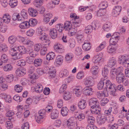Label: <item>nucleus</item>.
<instances>
[{
  "label": "nucleus",
  "instance_id": "nucleus-1",
  "mask_svg": "<svg viewBox=\"0 0 129 129\" xmlns=\"http://www.w3.org/2000/svg\"><path fill=\"white\" fill-rule=\"evenodd\" d=\"M104 78V83H105V90L108 89L111 92V94L113 96L116 95V87L114 84H112L109 80Z\"/></svg>",
  "mask_w": 129,
  "mask_h": 129
},
{
  "label": "nucleus",
  "instance_id": "nucleus-2",
  "mask_svg": "<svg viewBox=\"0 0 129 129\" xmlns=\"http://www.w3.org/2000/svg\"><path fill=\"white\" fill-rule=\"evenodd\" d=\"M36 33L40 41H45V42H47L48 44H49V41L48 39V35L41 28L39 27L37 29Z\"/></svg>",
  "mask_w": 129,
  "mask_h": 129
},
{
  "label": "nucleus",
  "instance_id": "nucleus-3",
  "mask_svg": "<svg viewBox=\"0 0 129 129\" xmlns=\"http://www.w3.org/2000/svg\"><path fill=\"white\" fill-rule=\"evenodd\" d=\"M118 61L120 64L125 67H129V61L126 56L119 55L118 59Z\"/></svg>",
  "mask_w": 129,
  "mask_h": 129
},
{
  "label": "nucleus",
  "instance_id": "nucleus-4",
  "mask_svg": "<svg viewBox=\"0 0 129 129\" xmlns=\"http://www.w3.org/2000/svg\"><path fill=\"white\" fill-rule=\"evenodd\" d=\"M75 118L73 117H70L67 121V125L70 129H75L76 125L75 122Z\"/></svg>",
  "mask_w": 129,
  "mask_h": 129
},
{
  "label": "nucleus",
  "instance_id": "nucleus-5",
  "mask_svg": "<svg viewBox=\"0 0 129 129\" xmlns=\"http://www.w3.org/2000/svg\"><path fill=\"white\" fill-rule=\"evenodd\" d=\"M54 48L55 50L59 53H62L64 51L63 46L58 43H56L54 44Z\"/></svg>",
  "mask_w": 129,
  "mask_h": 129
},
{
  "label": "nucleus",
  "instance_id": "nucleus-6",
  "mask_svg": "<svg viewBox=\"0 0 129 129\" xmlns=\"http://www.w3.org/2000/svg\"><path fill=\"white\" fill-rule=\"evenodd\" d=\"M84 84L87 87L93 86L94 84L93 78L90 76L86 78L85 79Z\"/></svg>",
  "mask_w": 129,
  "mask_h": 129
},
{
  "label": "nucleus",
  "instance_id": "nucleus-7",
  "mask_svg": "<svg viewBox=\"0 0 129 129\" xmlns=\"http://www.w3.org/2000/svg\"><path fill=\"white\" fill-rule=\"evenodd\" d=\"M96 95L97 98L100 99H101L105 96H108V91H107V90L105 89V90L104 91H100L97 92Z\"/></svg>",
  "mask_w": 129,
  "mask_h": 129
},
{
  "label": "nucleus",
  "instance_id": "nucleus-8",
  "mask_svg": "<svg viewBox=\"0 0 129 129\" xmlns=\"http://www.w3.org/2000/svg\"><path fill=\"white\" fill-rule=\"evenodd\" d=\"M121 10V8L120 6H115L113 9L112 12V16L114 17L118 15L120 13Z\"/></svg>",
  "mask_w": 129,
  "mask_h": 129
},
{
  "label": "nucleus",
  "instance_id": "nucleus-9",
  "mask_svg": "<svg viewBox=\"0 0 129 129\" xmlns=\"http://www.w3.org/2000/svg\"><path fill=\"white\" fill-rule=\"evenodd\" d=\"M82 91V88L81 86H79L74 88L73 92L76 96L79 97L81 95Z\"/></svg>",
  "mask_w": 129,
  "mask_h": 129
},
{
  "label": "nucleus",
  "instance_id": "nucleus-10",
  "mask_svg": "<svg viewBox=\"0 0 129 129\" xmlns=\"http://www.w3.org/2000/svg\"><path fill=\"white\" fill-rule=\"evenodd\" d=\"M89 106L91 108L97 107L98 105L99 102L97 99L95 98H92L90 99L89 101Z\"/></svg>",
  "mask_w": 129,
  "mask_h": 129
},
{
  "label": "nucleus",
  "instance_id": "nucleus-11",
  "mask_svg": "<svg viewBox=\"0 0 129 129\" xmlns=\"http://www.w3.org/2000/svg\"><path fill=\"white\" fill-rule=\"evenodd\" d=\"M53 17L52 14L49 13L45 14L44 16L43 21L45 24H47Z\"/></svg>",
  "mask_w": 129,
  "mask_h": 129
},
{
  "label": "nucleus",
  "instance_id": "nucleus-12",
  "mask_svg": "<svg viewBox=\"0 0 129 129\" xmlns=\"http://www.w3.org/2000/svg\"><path fill=\"white\" fill-rule=\"evenodd\" d=\"M103 53L101 52L96 56V59L95 60L94 63L96 64H99L103 61L104 60L103 58Z\"/></svg>",
  "mask_w": 129,
  "mask_h": 129
},
{
  "label": "nucleus",
  "instance_id": "nucleus-13",
  "mask_svg": "<svg viewBox=\"0 0 129 129\" xmlns=\"http://www.w3.org/2000/svg\"><path fill=\"white\" fill-rule=\"evenodd\" d=\"M74 55L71 53H67L65 57V60L68 63L71 62L73 60Z\"/></svg>",
  "mask_w": 129,
  "mask_h": 129
},
{
  "label": "nucleus",
  "instance_id": "nucleus-14",
  "mask_svg": "<svg viewBox=\"0 0 129 129\" xmlns=\"http://www.w3.org/2000/svg\"><path fill=\"white\" fill-rule=\"evenodd\" d=\"M91 45L90 42L88 40H85L84 44L82 45L83 49L85 51L89 50L91 48Z\"/></svg>",
  "mask_w": 129,
  "mask_h": 129
},
{
  "label": "nucleus",
  "instance_id": "nucleus-15",
  "mask_svg": "<svg viewBox=\"0 0 129 129\" xmlns=\"http://www.w3.org/2000/svg\"><path fill=\"white\" fill-rule=\"evenodd\" d=\"M107 119V117L104 115H101L100 117L97 119L98 123L99 124H102L104 123Z\"/></svg>",
  "mask_w": 129,
  "mask_h": 129
},
{
  "label": "nucleus",
  "instance_id": "nucleus-16",
  "mask_svg": "<svg viewBox=\"0 0 129 129\" xmlns=\"http://www.w3.org/2000/svg\"><path fill=\"white\" fill-rule=\"evenodd\" d=\"M59 112L56 109H53L51 111L50 114V117L52 119H57L59 115Z\"/></svg>",
  "mask_w": 129,
  "mask_h": 129
},
{
  "label": "nucleus",
  "instance_id": "nucleus-17",
  "mask_svg": "<svg viewBox=\"0 0 129 129\" xmlns=\"http://www.w3.org/2000/svg\"><path fill=\"white\" fill-rule=\"evenodd\" d=\"M78 106L80 109H83L86 107V103L85 100H81L78 103Z\"/></svg>",
  "mask_w": 129,
  "mask_h": 129
},
{
  "label": "nucleus",
  "instance_id": "nucleus-18",
  "mask_svg": "<svg viewBox=\"0 0 129 129\" xmlns=\"http://www.w3.org/2000/svg\"><path fill=\"white\" fill-rule=\"evenodd\" d=\"M112 27L111 23L110 22H107L103 25V28L104 31H109L111 29Z\"/></svg>",
  "mask_w": 129,
  "mask_h": 129
},
{
  "label": "nucleus",
  "instance_id": "nucleus-19",
  "mask_svg": "<svg viewBox=\"0 0 129 129\" xmlns=\"http://www.w3.org/2000/svg\"><path fill=\"white\" fill-rule=\"evenodd\" d=\"M90 110L91 112L93 114H99L100 113L101 109L100 108L99 106L98 105L97 107L91 108Z\"/></svg>",
  "mask_w": 129,
  "mask_h": 129
},
{
  "label": "nucleus",
  "instance_id": "nucleus-20",
  "mask_svg": "<svg viewBox=\"0 0 129 129\" xmlns=\"http://www.w3.org/2000/svg\"><path fill=\"white\" fill-rule=\"evenodd\" d=\"M117 61L116 59L114 57H112L109 59L108 65L109 67H112L115 66L116 64Z\"/></svg>",
  "mask_w": 129,
  "mask_h": 129
},
{
  "label": "nucleus",
  "instance_id": "nucleus-21",
  "mask_svg": "<svg viewBox=\"0 0 129 129\" xmlns=\"http://www.w3.org/2000/svg\"><path fill=\"white\" fill-rule=\"evenodd\" d=\"M28 12L30 16L33 17L36 16L38 14L37 10L33 8H29Z\"/></svg>",
  "mask_w": 129,
  "mask_h": 129
},
{
  "label": "nucleus",
  "instance_id": "nucleus-22",
  "mask_svg": "<svg viewBox=\"0 0 129 129\" xmlns=\"http://www.w3.org/2000/svg\"><path fill=\"white\" fill-rule=\"evenodd\" d=\"M49 34L52 39H55L57 37V29L55 28L51 29L50 30Z\"/></svg>",
  "mask_w": 129,
  "mask_h": 129
},
{
  "label": "nucleus",
  "instance_id": "nucleus-23",
  "mask_svg": "<svg viewBox=\"0 0 129 129\" xmlns=\"http://www.w3.org/2000/svg\"><path fill=\"white\" fill-rule=\"evenodd\" d=\"M99 67L97 66H93L90 69V71L93 75H96L98 74L99 72Z\"/></svg>",
  "mask_w": 129,
  "mask_h": 129
},
{
  "label": "nucleus",
  "instance_id": "nucleus-24",
  "mask_svg": "<svg viewBox=\"0 0 129 129\" xmlns=\"http://www.w3.org/2000/svg\"><path fill=\"white\" fill-rule=\"evenodd\" d=\"M26 73V71L22 68L17 69L16 71V73L17 76H22L24 75Z\"/></svg>",
  "mask_w": 129,
  "mask_h": 129
},
{
  "label": "nucleus",
  "instance_id": "nucleus-25",
  "mask_svg": "<svg viewBox=\"0 0 129 129\" xmlns=\"http://www.w3.org/2000/svg\"><path fill=\"white\" fill-rule=\"evenodd\" d=\"M106 9L105 8H100L97 11V15L99 17L104 16L106 14Z\"/></svg>",
  "mask_w": 129,
  "mask_h": 129
},
{
  "label": "nucleus",
  "instance_id": "nucleus-26",
  "mask_svg": "<svg viewBox=\"0 0 129 129\" xmlns=\"http://www.w3.org/2000/svg\"><path fill=\"white\" fill-rule=\"evenodd\" d=\"M34 88L36 91L38 93H40L42 92L43 89L42 85L39 83H38L36 85Z\"/></svg>",
  "mask_w": 129,
  "mask_h": 129
},
{
  "label": "nucleus",
  "instance_id": "nucleus-27",
  "mask_svg": "<svg viewBox=\"0 0 129 129\" xmlns=\"http://www.w3.org/2000/svg\"><path fill=\"white\" fill-rule=\"evenodd\" d=\"M112 45H110L107 48V52L108 53H111L114 52L116 50L115 47L112 46Z\"/></svg>",
  "mask_w": 129,
  "mask_h": 129
},
{
  "label": "nucleus",
  "instance_id": "nucleus-28",
  "mask_svg": "<svg viewBox=\"0 0 129 129\" xmlns=\"http://www.w3.org/2000/svg\"><path fill=\"white\" fill-rule=\"evenodd\" d=\"M106 44V42H102L96 48V52H98L102 50L105 47Z\"/></svg>",
  "mask_w": 129,
  "mask_h": 129
},
{
  "label": "nucleus",
  "instance_id": "nucleus-29",
  "mask_svg": "<svg viewBox=\"0 0 129 129\" xmlns=\"http://www.w3.org/2000/svg\"><path fill=\"white\" fill-rule=\"evenodd\" d=\"M124 77V75H117L115 78L116 82L118 83H120L123 82Z\"/></svg>",
  "mask_w": 129,
  "mask_h": 129
},
{
  "label": "nucleus",
  "instance_id": "nucleus-30",
  "mask_svg": "<svg viewBox=\"0 0 129 129\" xmlns=\"http://www.w3.org/2000/svg\"><path fill=\"white\" fill-rule=\"evenodd\" d=\"M3 19L4 22L6 24L8 23L11 19L10 15L8 14H5L3 17Z\"/></svg>",
  "mask_w": 129,
  "mask_h": 129
},
{
  "label": "nucleus",
  "instance_id": "nucleus-31",
  "mask_svg": "<svg viewBox=\"0 0 129 129\" xmlns=\"http://www.w3.org/2000/svg\"><path fill=\"white\" fill-rule=\"evenodd\" d=\"M63 57L61 56H58L55 60V63L58 65H61L63 61Z\"/></svg>",
  "mask_w": 129,
  "mask_h": 129
},
{
  "label": "nucleus",
  "instance_id": "nucleus-32",
  "mask_svg": "<svg viewBox=\"0 0 129 129\" xmlns=\"http://www.w3.org/2000/svg\"><path fill=\"white\" fill-rule=\"evenodd\" d=\"M84 92L86 95L90 96L93 94L94 90L92 88H89L86 89Z\"/></svg>",
  "mask_w": 129,
  "mask_h": 129
},
{
  "label": "nucleus",
  "instance_id": "nucleus-33",
  "mask_svg": "<svg viewBox=\"0 0 129 129\" xmlns=\"http://www.w3.org/2000/svg\"><path fill=\"white\" fill-rule=\"evenodd\" d=\"M42 59L40 58L36 59L34 61V65L36 67L40 66L42 64Z\"/></svg>",
  "mask_w": 129,
  "mask_h": 129
},
{
  "label": "nucleus",
  "instance_id": "nucleus-34",
  "mask_svg": "<svg viewBox=\"0 0 129 129\" xmlns=\"http://www.w3.org/2000/svg\"><path fill=\"white\" fill-rule=\"evenodd\" d=\"M118 75L116 71V69H114L111 70L110 76L112 79H115Z\"/></svg>",
  "mask_w": 129,
  "mask_h": 129
},
{
  "label": "nucleus",
  "instance_id": "nucleus-35",
  "mask_svg": "<svg viewBox=\"0 0 129 129\" xmlns=\"http://www.w3.org/2000/svg\"><path fill=\"white\" fill-rule=\"evenodd\" d=\"M71 23L69 21H66L64 23V28L66 30H69L72 27Z\"/></svg>",
  "mask_w": 129,
  "mask_h": 129
},
{
  "label": "nucleus",
  "instance_id": "nucleus-36",
  "mask_svg": "<svg viewBox=\"0 0 129 129\" xmlns=\"http://www.w3.org/2000/svg\"><path fill=\"white\" fill-rule=\"evenodd\" d=\"M104 78H102L97 85V87L99 89L101 90L104 85Z\"/></svg>",
  "mask_w": 129,
  "mask_h": 129
},
{
  "label": "nucleus",
  "instance_id": "nucleus-37",
  "mask_svg": "<svg viewBox=\"0 0 129 129\" xmlns=\"http://www.w3.org/2000/svg\"><path fill=\"white\" fill-rule=\"evenodd\" d=\"M37 23L36 19H31L28 22V26H34L36 25Z\"/></svg>",
  "mask_w": 129,
  "mask_h": 129
},
{
  "label": "nucleus",
  "instance_id": "nucleus-38",
  "mask_svg": "<svg viewBox=\"0 0 129 129\" xmlns=\"http://www.w3.org/2000/svg\"><path fill=\"white\" fill-rule=\"evenodd\" d=\"M109 73V71L108 68L105 67L102 69V74L104 76L103 78L107 79V75Z\"/></svg>",
  "mask_w": 129,
  "mask_h": 129
},
{
  "label": "nucleus",
  "instance_id": "nucleus-39",
  "mask_svg": "<svg viewBox=\"0 0 129 129\" xmlns=\"http://www.w3.org/2000/svg\"><path fill=\"white\" fill-rule=\"evenodd\" d=\"M17 38L15 36L12 35L10 36L8 38V40L9 43L11 44H13L16 41Z\"/></svg>",
  "mask_w": 129,
  "mask_h": 129
},
{
  "label": "nucleus",
  "instance_id": "nucleus-40",
  "mask_svg": "<svg viewBox=\"0 0 129 129\" xmlns=\"http://www.w3.org/2000/svg\"><path fill=\"white\" fill-rule=\"evenodd\" d=\"M55 55V54L54 52H49L47 55V59L49 60H52L54 58Z\"/></svg>",
  "mask_w": 129,
  "mask_h": 129
},
{
  "label": "nucleus",
  "instance_id": "nucleus-41",
  "mask_svg": "<svg viewBox=\"0 0 129 129\" xmlns=\"http://www.w3.org/2000/svg\"><path fill=\"white\" fill-rule=\"evenodd\" d=\"M8 50L7 45L5 44L0 45V51L1 52H6Z\"/></svg>",
  "mask_w": 129,
  "mask_h": 129
},
{
  "label": "nucleus",
  "instance_id": "nucleus-42",
  "mask_svg": "<svg viewBox=\"0 0 129 129\" xmlns=\"http://www.w3.org/2000/svg\"><path fill=\"white\" fill-rule=\"evenodd\" d=\"M13 68L12 66L10 64H8L4 67L3 69L5 71L9 72L12 70Z\"/></svg>",
  "mask_w": 129,
  "mask_h": 129
},
{
  "label": "nucleus",
  "instance_id": "nucleus-43",
  "mask_svg": "<svg viewBox=\"0 0 129 129\" xmlns=\"http://www.w3.org/2000/svg\"><path fill=\"white\" fill-rule=\"evenodd\" d=\"M119 38H115L111 37L110 40V43L112 45H115L119 40Z\"/></svg>",
  "mask_w": 129,
  "mask_h": 129
},
{
  "label": "nucleus",
  "instance_id": "nucleus-44",
  "mask_svg": "<svg viewBox=\"0 0 129 129\" xmlns=\"http://www.w3.org/2000/svg\"><path fill=\"white\" fill-rule=\"evenodd\" d=\"M28 26V22L26 21L21 23L19 25L20 28L23 29L27 28Z\"/></svg>",
  "mask_w": 129,
  "mask_h": 129
},
{
  "label": "nucleus",
  "instance_id": "nucleus-45",
  "mask_svg": "<svg viewBox=\"0 0 129 129\" xmlns=\"http://www.w3.org/2000/svg\"><path fill=\"white\" fill-rule=\"evenodd\" d=\"M69 110L66 107H62L61 110V113L63 116H67Z\"/></svg>",
  "mask_w": 129,
  "mask_h": 129
},
{
  "label": "nucleus",
  "instance_id": "nucleus-46",
  "mask_svg": "<svg viewBox=\"0 0 129 129\" xmlns=\"http://www.w3.org/2000/svg\"><path fill=\"white\" fill-rule=\"evenodd\" d=\"M18 50L20 53L22 54H24L25 53L26 51L27 52L28 49L26 50L25 48L23 46H20L17 48Z\"/></svg>",
  "mask_w": 129,
  "mask_h": 129
},
{
  "label": "nucleus",
  "instance_id": "nucleus-47",
  "mask_svg": "<svg viewBox=\"0 0 129 129\" xmlns=\"http://www.w3.org/2000/svg\"><path fill=\"white\" fill-rule=\"evenodd\" d=\"M75 40L73 39H70L68 42V45L71 48H73L75 45Z\"/></svg>",
  "mask_w": 129,
  "mask_h": 129
},
{
  "label": "nucleus",
  "instance_id": "nucleus-48",
  "mask_svg": "<svg viewBox=\"0 0 129 129\" xmlns=\"http://www.w3.org/2000/svg\"><path fill=\"white\" fill-rule=\"evenodd\" d=\"M56 29L59 32H62L63 30L64 29V26L62 24H57L56 25Z\"/></svg>",
  "mask_w": 129,
  "mask_h": 129
},
{
  "label": "nucleus",
  "instance_id": "nucleus-49",
  "mask_svg": "<svg viewBox=\"0 0 129 129\" xmlns=\"http://www.w3.org/2000/svg\"><path fill=\"white\" fill-rule=\"evenodd\" d=\"M92 27L91 25H88L85 27V32L86 34H89L92 32Z\"/></svg>",
  "mask_w": 129,
  "mask_h": 129
},
{
  "label": "nucleus",
  "instance_id": "nucleus-50",
  "mask_svg": "<svg viewBox=\"0 0 129 129\" xmlns=\"http://www.w3.org/2000/svg\"><path fill=\"white\" fill-rule=\"evenodd\" d=\"M71 93L69 91H66L65 93L63 99L66 100H68L71 98Z\"/></svg>",
  "mask_w": 129,
  "mask_h": 129
},
{
  "label": "nucleus",
  "instance_id": "nucleus-51",
  "mask_svg": "<svg viewBox=\"0 0 129 129\" xmlns=\"http://www.w3.org/2000/svg\"><path fill=\"white\" fill-rule=\"evenodd\" d=\"M87 121L88 123L91 125H93L95 122V118L92 116H88Z\"/></svg>",
  "mask_w": 129,
  "mask_h": 129
},
{
  "label": "nucleus",
  "instance_id": "nucleus-52",
  "mask_svg": "<svg viewBox=\"0 0 129 129\" xmlns=\"http://www.w3.org/2000/svg\"><path fill=\"white\" fill-rule=\"evenodd\" d=\"M17 4V0H10L9 2V5L11 8H14Z\"/></svg>",
  "mask_w": 129,
  "mask_h": 129
},
{
  "label": "nucleus",
  "instance_id": "nucleus-53",
  "mask_svg": "<svg viewBox=\"0 0 129 129\" xmlns=\"http://www.w3.org/2000/svg\"><path fill=\"white\" fill-rule=\"evenodd\" d=\"M14 76L13 74H11L6 76V81L10 83L12 82L13 80Z\"/></svg>",
  "mask_w": 129,
  "mask_h": 129
},
{
  "label": "nucleus",
  "instance_id": "nucleus-54",
  "mask_svg": "<svg viewBox=\"0 0 129 129\" xmlns=\"http://www.w3.org/2000/svg\"><path fill=\"white\" fill-rule=\"evenodd\" d=\"M17 48H14L10 49L9 51L10 54L12 56H16L17 52L16 50Z\"/></svg>",
  "mask_w": 129,
  "mask_h": 129
},
{
  "label": "nucleus",
  "instance_id": "nucleus-55",
  "mask_svg": "<svg viewBox=\"0 0 129 129\" xmlns=\"http://www.w3.org/2000/svg\"><path fill=\"white\" fill-rule=\"evenodd\" d=\"M42 45L40 43L35 44L34 46V49L36 51H39L42 48Z\"/></svg>",
  "mask_w": 129,
  "mask_h": 129
},
{
  "label": "nucleus",
  "instance_id": "nucleus-56",
  "mask_svg": "<svg viewBox=\"0 0 129 129\" xmlns=\"http://www.w3.org/2000/svg\"><path fill=\"white\" fill-rule=\"evenodd\" d=\"M77 38L78 42L79 43L82 42L84 39V36L81 34L77 35Z\"/></svg>",
  "mask_w": 129,
  "mask_h": 129
},
{
  "label": "nucleus",
  "instance_id": "nucleus-57",
  "mask_svg": "<svg viewBox=\"0 0 129 129\" xmlns=\"http://www.w3.org/2000/svg\"><path fill=\"white\" fill-rule=\"evenodd\" d=\"M14 89L16 92H20L22 91V87L19 85H16L14 86Z\"/></svg>",
  "mask_w": 129,
  "mask_h": 129
},
{
  "label": "nucleus",
  "instance_id": "nucleus-58",
  "mask_svg": "<svg viewBox=\"0 0 129 129\" xmlns=\"http://www.w3.org/2000/svg\"><path fill=\"white\" fill-rule=\"evenodd\" d=\"M8 58L6 55L5 54H3L1 57V60L2 62L5 63L7 62L8 60Z\"/></svg>",
  "mask_w": 129,
  "mask_h": 129
},
{
  "label": "nucleus",
  "instance_id": "nucleus-59",
  "mask_svg": "<svg viewBox=\"0 0 129 129\" xmlns=\"http://www.w3.org/2000/svg\"><path fill=\"white\" fill-rule=\"evenodd\" d=\"M43 118L44 117L39 115L35 117V119L38 123H41L43 121Z\"/></svg>",
  "mask_w": 129,
  "mask_h": 129
},
{
  "label": "nucleus",
  "instance_id": "nucleus-60",
  "mask_svg": "<svg viewBox=\"0 0 129 129\" xmlns=\"http://www.w3.org/2000/svg\"><path fill=\"white\" fill-rule=\"evenodd\" d=\"M108 6V3L106 1H104L101 3L99 5V6L101 8H106Z\"/></svg>",
  "mask_w": 129,
  "mask_h": 129
},
{
  "label": "nucleus",
  "instance_id": "nucleus-61",
  "mask_svg": "<svg viewBox=\"0 0 129 129\" xmlns=\"http://www.w3.org/2000/svg\"><path fill=\"white\" fill-rule=\"evenodd\" d=\"M68 34L70 36H74L75 34L77 31L76 29L75 28H72L69 30Z\"/></svg>",
  "mask_w": 129,
  "mask_h": 129
},
{
  "label": "nucleus",
  "instance_id": "nucleus-62",
  "mask_svg": "<svg viewBox=\"0 0 129 129\" xmlns=\"http://www.w3.org/2000/svg\"><path fill=\"white\" fill-rule=\"evenodd\" d=\"M116 70L118 75H124L122 73L123 71V68L122 67L120 66L117 69H116Z\"/></svg>",
  "mask_w": 129,
  "mask_h": 129
},
{
  "label": "nucleus",
  "instance_id": "nucleus-63",
  "mask_svg": "<svg viewBox=\"0 0 129 129\" xmlns=\"http://www.w3.org/2000/svg\"><path fill=\"white\" fill-rule=\"evenodd\" d=\"M35 33L34 30L33 29H30L26 31V34L28 36L31 37Z\"/></svg>",
  "mask_w": 129,
  "mask_h": 129
},
{
  "label": "nucleus",
  "instance_id": "nucleus-64",
  "mask_svg": "<svg viewBox=\"0 0 129 129\" xmlns=\"http://www.w3.org/2000/svg\"><path fill=\"white\" fill-rule=\"evenodd\" d=\"M84 73L83 71H79L77 74V78L79 79H82L84 77Z\"/></svg>",
  "mask_w": 129,
  "mask_h": 129
}]
</instances>
